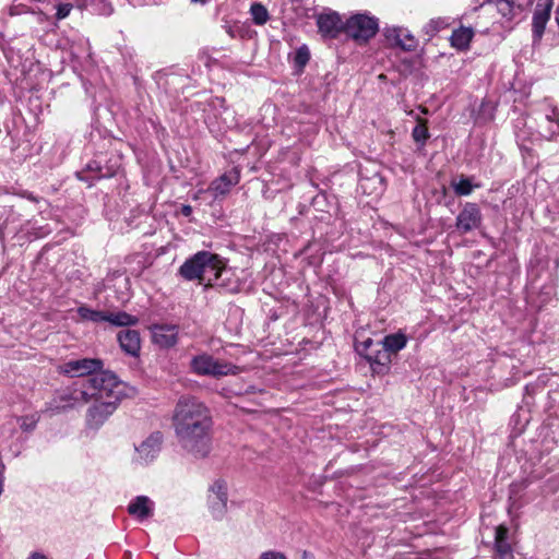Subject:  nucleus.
I'll use <instances>...</instances> for the list:
<instances>
[{
    "label": "nucleus",
    "instance_id": "6e6552de",
    "mask_svg": "<svg viewBox=\"0 0 559 559\" xmlns=\"http://www.w3.org/2000/svg\"><path fill=\"white\" fill-rule=\"evenodd\" d=\"M164 438L160 431H154L140 444L135 445L133 462L140 465H147L153 462L162 450Z\"/></svg>",
    "mask_w": 559,
    "mask_h": 559
},
{
    "label": "nucleus",
    "instance_id": "f8f14e48",
    "mask_svg": "<svg viewBox=\"0 0 559 559\" xmlns=\"http://www.w3.org/2000/svg\"><path fill=\"white\" fill-rule=\"evenodd\" d=\"M118 405L110 402L94 401V404L87 409L86 426L92 429H98L115 413Z\"/></svg>",
    "mask_w": 559,
    "mask_h": 559
},
{
    "label": "nucleus",
    "instance_id": "7c9ffc66",
    "mask_svg": "<svg viewBox=\"0 0 559 559\" xmlns=\"http://www.w3.org/2000/svg\"><path fill=\"white\" fill-rule=\"evenodd\" d=\"M210 509L214 519L221 520L227 510V499H215L210 497Z\"/></svg>",
    "mask_w": 559,
    "mask_h": 559
},
{
    "label": "nucleus",
    "instance_id": "de8ad7c7",
    "mask_svg": "<svg viewBox=\"0 0 559 559\" xmlns=\"http://www.w3.org/2000/svg\"><path fill=\"white\" fill-rule=\"evenodd\" d=\"M192 2H201V3H205L206 0H191Z\"/></svg>",
    "mask_w": 559,
    "mask_h": 559
},
{
    "label": "nucleus",
    "instance_id": "72a5a7b5",
    "mask_svg": "<svg viewBox=\"0 0 559 559\" xmlns=\"http://www.w3.org/2000/svg\"><path fill=\"white\" fill-rule=\"evenodd\" d=\"M546 119L549 122H556L557 124V128H551L549 130V134L547 136V140H552L556 136L559 129V109L557 107H550L549 112L546 114Z\"/></svg>",
    "mask_w": 559,
    "mask_h": 559
},
{
    "label": "nucleus",
    "instance_id": "f257e3e1",
    "mask_svg": "<svg viewBox=\"0 0 559 559\" xmlns=\"http://www.w3.org/2000/svg\"><path fill=\"white\" fill-rule=\"evenodd\" d=\"M210 409L197 397L181 396L173 413V426L180 447L194 457H205L212 449Z\"/></svg>",
    "mask_w": 559,
    "mask_h": 559
},
{
    "label": "nucleus",
    "instance_id": "dca6fc26",
    "mask_svg": "<svg viewBox=\"0 0 559 559\" xmlns=\"http://www.w3.org/2000/svg\"><path fill=\"white\" fill-rule=\"evenodd\" d=\"M153 343L162 348H170L178 342L177 325L160 324L152 328Z\"/></svg>",
    "mask_w": 559,
    "mask_h": 559
},
{
    "label": "nucleus",
    "instance_id": "5701e85b",
    "mask_svg": "<svg viewBox=\"0 0 559 559\" xmlns=\"http://www.w3.org/2000/svg\"><path fill=\"white\" fill-rule=\"evenodd\" d=\"M508 534L509 530L504 525H498L495 530V544H493V550L495 556H499L500 554H503L506 551L513 550L512 546L508 542Z\"/></svg>",
    "mask_w": 559,
    "mask_h": 559
},
{
    "label": "nucleus",
    "instance_id": "20e7f679",
    "mask_svg": "<svg viewBox=\"0 0 559 559\" xmlns=\"http://www.w3.org/2000/svg\"><path fill=\"white\" fill-rule=\"evenodd\" d=\"M218 254L210 251H199L188 258L178 270V274L186 281H198L209 286L214 278L217 267Z\"/></svg>",
    "mask_w": 559,
    "mask_h": 559
},
{
    "label": "nucleus",
    "instance_id": "b1692460",
    "mask_svg": "<svg viewBox=\"0 0 559 559\" xmlns=\"http://www.w3.org/2000/svg\"><path fill=\"white\" fill-rule=\"evenodd\" d=\"M474 36V32L469 27H460L453 31L451 35V45L460 50L468 48L469 43Z\"/></svg>",
    "mask_w": 559,
    "mask_h": 559
},
{
    "label": "nucleus",
    "instance_id": "39448f33",
    "mask_svg": "<svg viewBox=\"0 0 559 559\" xmlns=\"http://www.w3.org/2000/svg\"><path fill=\"white\" fill-rule=\"evenodd\" d=\"M87 385L88 383H86L85 379L74 381L71 385H68L56 393L46 411L55 414L68 408L87 404L91 402Z\"/></svg>",
    "mask_w": 559,
    "mask_h": 559
},
{
    "label": "nucleus",
    "instance_id": "2f4dec72",
    "mask_svg": "<svg viewBox=\"0 0 559 559\" xmlns=\"http://www.w3.org/2000/svg\"><path fill=\"white\" fill-rule=\"evenodd\" d=\"M310 60V51L306 45H301L294 55V64L302 70Z\"/></svg>",
    "mask_w": 559,
    "mask_h": 559
},
{
    "label": "nucleus",
    "instance_id": "aec40b11",
    "mask_svg": "<svg viewBox=\"0 0 559 559\" xmlns=\"http://www.w3.org/2000/svg\"><path fill=\"white\" fill-rule=\"evenodd\" d=\"M359 189L365 194H381L384 190V181L382 176L378 173H374L371 176L360 174Z\"/></svg>",
    "mask_w": 559,
    "mask_h": 559
},
{
    "label": "nucleus",
    "instance_id": "f3484780",
    "mask_svg": "<svg viewBox=\"0 0 559 559\" xmlns=\"http://www.w3.org/2000/svg\"><path fill=\"white\" fill-rule=\"evenodd\" d=\"M371 370L378 374H384L390 370L391 355L381 345L365 354Z\"/></svg>",
    "mask_w": 559,
    "mask_h": 559
},
{
    "label": "nucleus",
    "instance_id": "473e14b6",
    "mask_svg": "<svg viewBox=\"0 0 559 559\" xmlns=\"http://www.w3.org/2000/svg\"><path fill=\"white\" fill-rule=\"evenodd\" d=\"M86 170L95 171L96 173V175L94 176L95 179L109 178V177L114 176V174H115V170H112V169H107L106 171H104L103 167L100 166V163L97 160H93V162L88 163L86 166Z\"/></svg>",
    "mask_w": 559,
    "mask_h": 559
},
{
    "label": "nucleus",
    "instance_id": "58836bf2",
    "mask_svg": "<svg viewBox=\"0 0 559 559\" xmlns=\"http://www.w3.org/2000/svg\"><path fill=\"white\" fill-rule=\"evenodd\" d=\"M260 559H287L284 554L278 551H266L263 552Z\"/></svg>",
    "mask_w": 559,
    "mask_h": 559
},
{
    "label": "nucleus",
    "instance_id": "423d86ee",
    "mask_svg": "<svg viewBox=\"0 0 559 559\" xmlns=\"http://www.w3.org/2000/svg\"><path fill=\"white\" fill-rule=\"evenodd\" d=\"M190 369L198 376H211L214 378L235 376L240 372V368L231 362L214 358L207 353H202L192 357Z\"/></svg>",
    "mask_w": 559,
    "mask_h": 559
},
{
    "label": "nucleus",
    "instance_id": "9b49d317",
    "mask_svg": "<svg viewBox=\"0 0 559 559\" xmlns=\"http://www.w3.org/2000/svg\"><path fill=\"white\" fill-rule=\"evenodd\" d=\"M552 0H539L535 7L532 19L533 44H539L550 20Z\"/></svg>",
    "mask_w": 559,
    "mask_h": 559
},
{
    "label": "nucleus",
    "instance_id": "0eeeda50",
    "mask_svg": "<svg viewBox=\"0 0 559 559\" xmlns=\"http://www.w3.org/2000/svg\"><path fill=\"white\" fill-rule=\"evenodd\" d=\"M378 29V19L364 13L350 16L344 25L345 33L358 43H367Z\"/></svg>",
    "mask_w": 559,
    "mask_h": 559
},
{
    "label": "nucleus",
    "instance_id": "bb28decb",
    "mask_svg": "<svg viewBox=\"0 0 559 559\" xmlns=\"http://www.w3.org/2000/svg\"><path fill=\"white\" fill-rule=\"evenodd\" d=\"M76 311L81 320L91 321L95 323L105 322L106 311L94 310L87 306H80Z\"/></svg>",
    "mask_w": 559,
    "mask_h": 559
},
{
    "label": "nucleus",
    "instance_id": "4c0bfd02",
    "mask_svg": "<svg viewBox=\"0 0 559 559\" xmlns=\"http://www.w3.org/2000/svg\"><path fill=\"white\" fill-rule=\"evenodd\" d=\"M20 427L23 431H32L35 429L38 418L35 416H25L20 418Z\"/></svg>",
    "mask_w": 559,
    "mask_h": 559
},
{
    "label": "nucleus",
    "instance_id": "7ed1b4c3",
    "mask_svg": "<svg viewBox=\"0 0 559 559\" xmlns=\"http://www.w3.org/2000/svg\"><path fill=\"white\" fill-rule=\"evenodd\" d=\"M91 401H105L119 405L127 395V385L109 370H100L98 373L85 379Z\"/></svg>",
    "mask_w": 559,
    "mask_h": 559
},
{
    "label": "nucleus",
    "instance_id": "f03ea898",
    "mask_svg": "<svg viewBox=\"0 0 559 559\" xmlns=\"http://www.w3.org/2000/svg\"><path fill=\"white\" fill-rule=\"evenodd\" d=\"M91 401H105L119 405L127 395V385L109 370H100L98 373L85 379Z\"/></svg>",
    "mask_w": 559,
    "mask_h": 559
},
{
    "label": "nucleus",
    "instance_id": "49530a36",
    "mask_svg": "<svg viewBox=\"0 0 559 559\" xmlns=\"http://www.w3.org/2000/svg\"><path fill=\"white\" fill-rule=\"evenodd\" d=\"M538 381H540L543 385H545V384H546V381H545V379H543V377H539V378H538Z\"/></svg>",
    "mask_w": 559,
    "mask_h": 559
},
{
    "label": "nucleus",
    "instance_id": "ddd939ff",
    "mask_svg": "<svg viewBox=\"0 0 559 559\" xmlns=\"http://www.w3.org/2000/svg\"><path fill=\"white\" fill-rule=\"evenodd\" d=\"M384 37L392 46L400 47L405 51H414L417 48V39L406 28L397 26L385 27Z\"/></svg>",
    "mask_w": 559,
    "mask_h": 559
},
{
    "label": "nucleus",
    "instance_id": "a18cd8bd",
    "mask_svg": "<svg viewBox=\"0 0 559 559\" xmlns=\"http://www.w3.org/2000/svg\"><path fill=\"white\" fill-rule=\"evenodd\" d=\"M26 198L33 202H37V198L35 195H33L32 193H28Z\"/></svg>",
    "mask_w": 559,
    "mask_h": 559
},
{
    "label": "nucleus",
    "instance_id": "f704fd0d",
    "mask_svg": "<svg viewBox=\"0 0 559 559\" xmlns=\"http://www.w3.org/2000/svg\"><path fill=\"white\" fill-rule=\"evenodd\" d=\"M212 495L210 497L215 499H227V488L223 481H215L211 488Z\"/></svg>",
    "mask_w": 559,
    "mask_h": 559
},
{
    "label": "nucleus",
    "instance_id": "37998d69",
    "mask_svg": "<svg viewBox=\"0 0 559 559\" xmlns=\"http://www.w3.org/2000/svg\"><path fill=\"white\" fill-rule=\"evenodd\" d=\"M497 559H514V552L513 550L511 551H506L503 554H500L499 556L496 557Z\"/></svg>",
    "mask_w": 559,
    "mask_h": 559
},
{
    "label": "nucleus",
    "instance_id": "2eb2a0df",
    "mask_svg": "<svg viewBox=\"0 0 559 559\" xmlns=\"http://www.w3.org/2000/svg\"><path fill=\"white\" fill-rule=\"evenodd\" d=\"M239 170L237 168H233L230 171L225 173L215 180H213L207 190L216 199L218 197L226 195L230 191V189L239 182Z\"/></svg>",
    "mask_w": 559,
    "mask_h": 559
},
{
    "label": "nucleus",
    "instance_id": "c756f323",
    "mask_svg": "<svg viewBox=\"0 0 559 559\" xmlns=\"http://www.w3.org/2000/svg\"><path fill=\"white\" fill-rule=\"evenodd\" d=\"M252 21L257 25H264L269 20V12L261 3H253L250 8Z\"/></svg>",
    "mask_w": 559,
    "mask_h": 559
},
{
    "label": "nucleus",
    "instance_id": "c9c22d12",
    "mask_svg": "<svg viewBox=\"0 0 559 559\" xmlns=\"http://www.w3.org/2000/svg\"><path fill=\"white\" fill-rule=\"evenodd\" d=\"M380 345L381 342L374 343L371 338H367L357 346V350L360 355L365 357V354L374 349L376 347H379Z\"/></svg>",
    "mask_w": 559,
    "mask_h": 559
},
{
    "label": "nucleus",
    "instance_id": "09e8293b",
    "mask_svg": "<svg viewBox=\"0 0 559 559\" xmlns=\"http://www.w3.org/2000/svg\"><path fill=\"white\" fill-rule=\"evenodd\" d=\"M78 177H79V179H81V180H85V177H84L82 174H79V175H78Z\"/></svg>",
    "mask_w": 559,
    "mask_h": 559
},
{
    "label": "nucleus",
    "instance_id": "4468645a",
    "mask_svg": "<svg viewBox=\"0 0 559 559\" xmlns=\"http://www.w3.org/2000/svg\"><path fill=\"white\" fill-rule=\"evenodd\" d=\"M214 278L209 283L207 287H217L225 292L236 293L239 289V284L231 281L233 272L227 269L223 260L218 257L217 267H215Z\"/></svg>",
    "mask_w": 559,
    "mask_h": 559
},
{
    "label": "nucleus",
    "instance_id": "9d476101",
    "mask_svg": "<svg viewBox=\"0 0 559 559\" xmlns=\"http://www.w3.org/2000/svg\"><path fill=\"white\" fill-rule=\"evenodd\" d=\"M103 361L96 358H83L69 360L61 367V372L71 377L85 379V376L92 377L103 369Z\"/></svg>",
    "mask_w": 559,
    "mask_h": 559
},
{
    "label": "nucleus",
    "instance_id": "1a4fd4ad",
    "mask_svg": "<svg viewBox=\"0 0 559 559\" xmlns=\"http://www.w3.org/2000/svg\"><path fill=\"white\" fill-rule=\"evenodd\" d=\"M483 214L478 204L466 202L455 219V227L461 234H467L481 226Z\"/></svg>",
    "mask_w": 559,
    "mask_h": 559
},
{
    "label": "nucleus",
    "instance_id": "a19ab883",
    "mask_svg": "<svg viewBox=\"0 0 559 559\" xmlns=\"http://www.w3.org/2000/svg\"><path fill=\"white\" fill-rule=\"evenodd\" d=\"M180 212L183 216L188 217L192 214V207L188 204H183L180 209Z\"/></svg>",
    "mask_w": 559,
    "mask_h": 559
},
{
    "label": "nucleus",
    "instance_id": "e433bc0d",
    "mask_svg": "<svg viewBox=\"0 0 559 559\" xmlns=\"http://www.w3.org/2000/svg\"><path fill=\"white\" fill-rule=\"evenodd\" d=\"M56 9H57L56 19L57 20H63V19L69 16L70 12L73 9V5L71 3H68V2H66V3H58Z\"/></svg>",
    "mask_w": 559,
    "mask_h": 559
},
{
    "label": "nucleus",
    "instance_id": "c03bdc74",
    "mask_svg": "<svg viewBox=\"0 0 559 559\" xmlns=\"http://www.w3.org/2000/svg\"><path fill=\"white\" fill-rule=\"evenodd\" d=\"M520 148H521V151H522V153H523V154H525V153H527V154H528V153H531V148H528V147H526V146H524V145H520Z\"/></svg>",
    "mask_w": 559,
    "mask_h": 559
},
{
    "label": "nucleus",
    "instance_id": "4be33fe9",
    "mask_svg": "<svg viewBox=\"0 0 559 559\" xmlns=\"http://www.w3.org/2000/svg\"><path fill=\"white\" fill-rule=\"evenodd\" d=\"M407 344V337L405 334L399 332L395 334H389L384 336V338L381 341V346L392 354H396L401 349H403Z\"/></svg>",
    "mask_w": 559,
    "mask_h": 559
},
{
    "label": "nucleus",
    "instance_id": "6ab92c4d",
    "mask_svg": "<svg viewBox=\"0 0 559 559\" xmlns=\"http://www.w3.org/2000/svg\"><path fill=\"white\" fill-rule=\"evenodd\" d=\"M317 25L322 35L331 38H335L342 29V21L336 12L318 15Z\"/></svg>",
    "mask_w": 559,
    "mask_h": 559
},
{
    "label": "nucleus",
    "instance_id": "412c9836",
    "mask_svg": "<svg viewBox=\"0 0 559 559\" xmlns=\"http://www.w3.org/2000/svg\"><path fill=\"white\" fill-rule=\"evenodd\" d=\"M128 512L140 520H144L153 514V502L146 496H138L129 503Z\"/></svg>",
    "mask_w": 559,
    "mask_h": 559
},
{
    "label": "nucleus",
    "instance_id": "393cba45",
    "mask_svg": "<svg viewBox=\"0 0 559 559\" xmlns=\"http://www.w3.org/2000/svg\"><path fill=\"white\" fill-rule=\"evenodd\" d=\"M105 322H109L116 326H131L135 325L139 322V319L124 311L105 312Z\"/></svg>",
    "mask_w": 559,
    "mask_h": 559
},
{
    "label": "nucleus",
    "instance_id": "a878e982",
    "mask_svg": "<svg viewBox=\"0 0 559 559\" xmlns=\"http://www.w3.org/2000/svg\"><path fill=\"white\" fill-rule=\"evenodd\" d=\"M484 4H493L499 13L509 20L513 19L515 15V5L512 0H484L481 5Z\"/></svg>",
    "mask_w": 559,
    "mask_h": 559
},
{
    "label": "nucleus",
    "instance_id": "ea45409f",
    "mask_svg": "<svg viewBox=\"0 0 559 559\" xmlns=\"http://www.w3.org/2000/svg\"><path fill=\"white\" fill-rule=\"evenodd\" d=\"M27 12V8L22 4H13L10 7V15H20Z\"/></svg>",
    "mask_w": 559,
    "mask_h": 559
},
{
    "label": "nucleus",
    "instance_id": "cd10ccee",
    "mask_svg": "<svg viewBox=\"0 0 559 559\" xmlns=\"http://www.w3.org/2000/svg\"><path fill=\"white\" fill-rule=\"evenodd\" d=\"M454 192L456 195H460V197H466V195H469L475 186L472 183L471 179L467 178V177H464L462 176L459 181H452L451 183ZM476 187H478L476 185Z\"/></svg>",
    "mask_w": 559,
    "mask_h": 559
},
{
    "label": "nucleus",
    "instance_id": "a211bd4d",
    "mask_svg": "<svg viewBox=\"0 0 559 559\" xmlns=\"http://www.w3.org/2000/svg\"><path fill=\"white\" fill-rule=\"evenodd\" d=\"M121 349L132 357H136L141 349V337L136 330L124 329L117 335Z\"/></svg>",
    "mask_w": 559,
    "mask_h": 559
},
{
    "label": "nucleus",
    "instance_id": "c85d7f7f",
    "mask_svg": "<svg viewBox=\"0 0 559 559\" xmlns=\"http://www.w3.org/2000/svg\"><path fill=\"white\" fill-rule=\"evenodd\" d=\"M412 138L420 146L426 144L427 140L430 138L426 121L419 120V122L414 127L412 131Z\"/></svg>",
    "mask_w": 559,
    "mask_h": 559
},
{
    "label": "nucleus",
    "instance_id": "79ce46f5",
    "mask_svg": "<svg viewBox=\"0 0 559 559\" xmlns=\"http://www.w3.org/2000/svg\"><path fill=\"white\" fill-rule=\"evenodd\" d=\"M27 559H49L46 555L43 552L34 551L32 552Z\"/></svg>",
    "mask_w": 559,
    "mask_h": 559
}]
</instances>
